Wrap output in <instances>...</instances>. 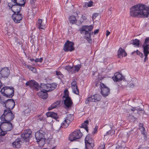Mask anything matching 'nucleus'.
Segmentation results:
<instances>
[{"label": "nucleus", "mask_w": 149, "mask_h": 149, "mask_svg": "<svg viewBox=\"0 0 149 149\" xmlns=\"http://www.w3.org/2000/svg\"><path fill=\"white\" fill-rule=\"evenodd\" d=\"M149 14V7L145 4H138L130 8V16L134 17H147Z\"/></svg>", "instance_id": "nucleus-1"}, {"label": "nucleus", "mask_w": 149, "mask_h": 149, "mask_svg": "<svg viewBox=\"0 0 149 149\" xmlns=\"http://www.w3.org/2000/svg\"><path fill=\"white\" fill-rule=\"evenodd\" d=\"M13 128L12 124L10 122L2 121L0 123V142L3 140L2 136L7 133V131L11 130Z\"/></svg>", "instance_id": "nucleus-2"}, {"label": "nucleus", "mask_w": 149, "mask_h": 149, "mask_svg": "<svg viewBox=\"0 0 149 149\" xmlns=\"http://www.w3.org/2000/svg\"><path fill=\"white\" fill-rule=\"evenodd\" d=\"M93 26L92 25L90 26H82L80 30V32L81 34H84V38L86 39L89 43H92L91 38V33L90 32L93 29Z\"/></svg>", "instance_id": "nucleus-3"}, {"label": "nucleus", "mask_w": 149, "mask_h": 149, "mask_svg": "<svg viewBox=\"0 0 149 149\" xmlns=\"http://www.w3.org/2000/svg\"><path fill=\"white\" fill-rule=\"evenodd\" d=\"M0 92L4 96L8 98H11L14 95V89L13 87L5 86L1 89Z\"/></svg>", "instance_id": "nucleus-4"}, {"label": "nucleus", "mask_w": 149, "mask_h": 149, "mask_svg": "<svg viewBox=\"0 0 149 149\" xmlns=\"http://www.w3.org/2000/svg\"><path fill=\"white\" fill-rule=\"evenodd\" d=\"M15 115L11 110L7 109L4 110L3 113L1 116L0 118L2 121L10 122L14 119Z\"/></svg>", "instance_id": "nucleus-5"}, {"label": "nucleus", "mask_w": 149, "mask_h": 149, "mask_svg": "<svg viewBox=\"0 0 149 149\" xmlns=\"http://www.w3.org/2000/svg\"><path fill=\"white\" fill-rule=\"evenodd\" d=\"M45 133L43 131L40 130L38 131L35 134V137L37 142L39 144L40 143H42V145L43 146L45 143V141L46 139L45 136Z\"/></svg>", "instance_id": "nucleus-6"}, {"label": "nucleus", "mask_w": 149, "mask_h": 149, "mask_svg": "<svg viewBox=\"0 0 149 149\" xmlns=\"http://www.w3.org/2000/svg\"><path fill=\"white\" fill-rule=\"evenodd\" d=\"M68 90H65L64 91V95L63 96V98H65L64 101V104L65 108L66 109H69L71 108L72 105H73V102L71 98L69 97L68 94L65 93L66 91L68 92Z\"/></svg>", "instance_id": "nucleus-7"}, {"label": "nucleus", "mask_w": 149, "mask_h": 149, "mask_svg": "<svg viewBox=\"0 0 149 149\" xmlns=\"http://www.w3.org/2000/svg\"><path fill=\"white\" fill-rule=\"evenodd\" d=\"M83 134L80 130H77L70 134L69 136V139L71 141H77L80 139L82 136Z\"/></svg>", "instance_id": "nucleus-8"}, {"label": "nucleus", "mask_w": 149, "mask_h": 149, "mask_svg": "<svg viewBox=\"0 0 149 149\" xmlns=\"http://www.w3.org/2000/svg\"><path fill=\"white\" fill-rule=\"evenodd\" d=\"M1 103L2 104L5 105V107L8 109V110H10L14 108L15 105L14 100L12 99H8L3 101L2 100Z\"/></svg>", "instance_id": "nucleus-9"}, {"label": "nucleus", "mask_w": 149, "mask_h": 149, "mask_svg": "<svg viewBox=\"0 0 149 149\" xmlns=\"http://www.w3.org/2000/svg\"><path fill=\"white\" fill-rule=\"evenodd\" d=\"M25 85L36 91H39V84L34 80H31L26 82Z\"/></svg>", "instance_id": "nucleus-10"}, {"label": "nucleus", "mask_w": 149, "mask_h": 149, "mask_svg": "<svg viewBox=\"0 0 149 149\" xmlns=\"http://www.w3.org/2000/svg\"><path fill=\"white\" fill-rule=\"evenodd\" d=\"M74 45V42L68 40H67L64 45V50L65 52H72L74 51V48L73 47Z\"/></svg>", "instance_id": "nucleus-11"}, {"label": "nucleus", "mask_w": 149, "mask_h": 149, "mask_svg": "<svg viewBox=\"0 0 149 149\" xmlns=\"http://www.w3.org/2000/svg\"><path fill=\"white\" fill-rule=\"evenodd\" d=\"M101 98V96L99 94H95L93 96H91L88 97L85 100V102L88 104L89 102H96L99 101Z\"/></svg>", "instance_id": "nucleus-12"}, {"label": "nucleus", "mask_w": 149, "mask_h": 149, "mask_svg": "<svg viewBox=\"0 0 149 149\" xmlns=\"http://www.w3.org/2000/svg\"><path fill=\"white\" fill-rule=\"evenodd\" d=\"M21 136L22 140L26 142H28L32 137L31 132L30 130H25Z\"/></svg>", "instance_id": "nucleus-13"}, {"label": "nucleus", "mask_w": 149, "mask_h": 149, "mask_svg": "<svg viewBox=\"0 0 149 149\" xmlns=\"http://www.w3.org/2000/svg\"><path fill=\"white\" fill-rule=\"evenodd\" d=\"M100 87L101 90V94L103 97H105L109 95L110 89L105 85L100 82Z\"/></svg>", "instance_id": "nucleus-14"}, {"label": "nucleus", "mask_w": 149, "mask_h": 149, "mask_svg": "<svg viewBox=\"0 0 149 149\" xmlns=\"http://www.w3.org/2000/svg\"><path fill=\"white\" fill-rule=\"evenodd\" d=\"M86 148L87 149H93L94 146V141L91 139H89L88 136H87L85 139Z\"/></svg>", "instance_id": "nucleus-15"}, {"label": "nucleus", "mask_w": 149, "mask_h": 149, "mask_svg": "<svg viewBox=\"0 0 149 149\" xmlns=\"http://www.w3.org/2000/svg\"><path fill=\"white\" fill-rule=\"evenodd\" d=\"M12 17L15 23H19L21 22L23 18V15L19 13H13Z\"/></svg>", "instance_id": "nucleus-16"}, {"label": "nucleus", "mask_w": 149, "mask_h": 149, "mask_svg": "<svg viewBox=\"0 0 149 149\" xmlns=\"http://www.w3.org/2000/svg\"><path fill=\"white\" fill-rule=\"evenodd\" d=\"M1 77L7 78L10 74V70L7 67L3 68L0 72Z\"/></svg>", "instance_id": "nucleus-17"}, {"label": "nucleus", "mask_w": 149, "mask_h": 149, "mask_svg": "<svg viewBox=\"0 0 149 149\" xmlns=\"http://www.w3.org/2000/svg\"><path fill=\"white\" fill-rule=\"evenodd\" d=\"M124 77L122 74L118 72L114 74V76L112 77L113 80L115 81H120L123 79Z\"/></svg>", "instance_id": "nucleus-18"}, {"label": "nucleus", "mask_w": 149, "mask_h": 149, "mask_svg": "<svg viewBox=\"0 0 149 149\" xmlns=\"http://www.w3.org/2000/svg\"><path fill=\"white\" fill-rule=\"evenodd\" d=\"M14 3V6L12 11L14 13H19L21 11L22 6L16 4V3Z\"/></svg>", "instance_id": "nucleus-19"}, {"label": "nucleus", "mask_w": 149, "mask_h": 149, "mask_svg": "<svg viewBox=\"0 0 149 149\" xmlns=\"http://www.w3.org/2000/svg\"><path fill=\"white\" fill-rule=\"evenodd\" d=\"M47 92L41 90V91L38 92V95L40 98L43 99H45L48 96V94L47 93Z\"/></svg>", "instance_id": "nucleus-20"}, {"label": "nucleus", "mask_w": 149, "mask_h": 149, "mask_svg": "<svg viewBox=\"0 0 149 149\" xmlns=\"http://www.w3.org/2000/svg\"><path fill=\"white\" fill-rule=\"evenodd\" d=\"M21 139V138H17L12 143V146L13 147L16 148H19L20 147Z\"/></svg>", "instance_id": "nucleus-21"}, {"label": "nucleus", "mask_w": 149, "mask_h": 149, "mask_svg": "<svg viewBox=\"0 0 149 149\" xmlns=\"http://www.w3.org/2000/svg\"><path fill=\"white\" fill-rule=\"evenodd\" d=\"M36 25L39 29H44L46 28L45 25L42 22V19H38Z\"/></svg>", "instance_id": "nucleus-22"}, {"label": "nucleus", "mask_w": 149, "mask_h": 149, "mask_svg": "<svg viewBox=\"0 0 149 149\" xmlns=\"http://www.w3.org/2000/svg\"><path fill=\"white\" fill-rule=\"evenodd\" d=\"M46 116L48 117H51L56 120H57L58 118L57 113L53 112H49L46 113Z\"/></svg>", "instance_id": "nucleus-23"}, {"label": "nucleus", "mask_w": 149, "mask_h": 149, "mask_svg": "<svg viewBox=\"0 0 149 149\" xmlns=\"http://www.w3.org/2000/svg\"><path fill=\"white\" fill-rule=\"evenodd\" d=\"M48 84H41L40 86H39V90H40V91L42 90V91L50 92V90L48 89Z\"/></svg>", "instance_id": "nucleus-24"}, {"label": "nucleus", "mask_w": 149, "mask_h": 149, "mask_svg": "<svg viewBox=\"0 0 149 149\" xmlns=\"http://www.w3.org/2000/svg\"><path fill=\"white\" fill-rule=\"evenodd\" d=\"M14 3H16L24 7L26 2V0H11Z\"/></svg>", "instance_id": "nucleus-25"}, {"label": "nucleus", "mask_w": 149, "mask_h": 149, "mask_svg": "<svg viewBox=\"0 0 149 149\" xmlns=\"http://www.w3.org/2000/svg\"><path fill=\"white\" fill-rule=\"evenodd\" d=\"M60 102L57 101L52 104L48 108V110H51L54 108H56L59 106Z\"/></svg>", "instance_id": "nucleus-26"}, {"label": "nucleus", "mask_w": 149, "mask_h": 149, "mask_svg": "<svg viewBox=\"0 0 149 149\" xmlns=\"http://www.w3.org/2000/svg\"><path fill=\"white\" fill-rule=\"evenodd\" d=\"M65 69L68 72L71 74L74 73L73 66H70L69 65H67L65 67Z\"/></svg>", "instance_id": "nucleus-27"}, {"label": "nucleus", "mask_w": 149, "mask_h": 149, "mask_svg": "<svg viewBox=\"0 0 149 149\" xmlns=\"http://www.w3.org/2000/svg\"><path fill=\"white\" fill-rule=\"evenodd\" d=\"M48 89L50 90V92L54 90L57 87V85L55 83L48 84Z\"/></svg>", "instance_id": "nucleus-28"}, {"label": "nucleus", "mask_w": 149, "mask_h": 149, "mask_svg": "<svg viewBox=\"0 0 149 149\" xmlns=\"http://www.w3.org/2000/svg\"><path fill=\"white\" fill-rule=\"evenodd\" d=\"M72 91L74 93L78 95L79 94V91L77 85L73 86H71Z\"/></svg>", "instance_id": "nucleus-29"}, {"label": "nucleus", "mask_w": 149, "mask_h": 149, "mask_svg": "<svg viewBox=\"0 0 149 149\" xmlns=\"http://www.w3.org/2000/svg\"><path fill=\"white\" fill-rule=\"evenodd\" d=\"M68 122V121H66V119H65L63 121V122L61 124V127H62L64 128H66L68 126L69 123H70Z\"/></svg>", "instance_id": "nucleus-30"}, {"label": "nucleus", "mask_w": 149, "mask_h": 149, "mask_svg": "<svg viewBox=\"0 0 149 149\" xmlns=\"http://www.w3.org/2000/svg\"><path fill=\"white\" fill-rule=\"evenodd\" d=\"M73 119V117L72 115L69 114H68L66 117V120L68 122L70 123L72 121Z\"/></svg>", "instance_id": "nucleus-31"}, {"label": "nucleus", "mask_w": 149, "mask_h": 149, "mask_svg": "<svg viewBox=\"0 0 149 149\" xmlns=\"http://www.w3.org/2000/svg\"><path fill=\"white\" fill-rule=\"evenodd\" d=\"M69 20L72 24L76 23L77 22V20L75 17L74 16H71L69 18Z\"/></svg>", "instance_id": "nucleus-32"}, {"label": "nucleus", "mask_w": 149, "mask_h": 149, "mask_svg": "<svg viewBox=\"0 0 149 149\" xmlns=\"http://www.w3.org/2000/svg\"><path fill=\"white\" fill-rule=\"evenodd\" d=\"M125 50L123 49L122 48H120L119 49L118 51V57L120 58L121 56H122V57L123 56V52H125Z\"/></svg>", "instance_id": "nucleus-33"}, {"label": "nucleus", "mask_w": 149, "mask_h": 149, "mask_svg": "<svg viewBox=\"0 0 149 149\" xmlns=\"http://www.w3.org/2000/svg\"><path fill=\"white\" fill-rule=\"evenodd\" d=\"M81 64H78L77 65H74L73 66L74 73L75 72H78L81 68Z\"/></svg>", "instance_id": "nucleus-34"}, {"label": "nucleus", "mask_w": 149, "mask_h": 149, "mask_svg": "<svg viewBox=\"0 0 149 149\" xmlns=\"http://www.w3.org/2000/svg\"><path fill=\"white\" fill-rule=\"evenodd\" d=\"M31 111V110L29 108V107H28L27 109L24 110L23 112V114L26 116H28Z\"/></svg>", "instance_id": "nucleus-35"}, {"label": "nucleus", "mask_w": 149, "mask_h": 149, "mask_svg": "<svg viewBox=\"0 0 149 149\" xmlns=\"http://www.w3.org/2000/svg\"><path fill=\"white\" fill-rule=\"evenodd\" d=\"M127 119L130 122H134L136 120V118L133 116L130 115L128 116Z\"/></svg>", "instance_id": "nucleus-36"}, {"label": "nucleus", "mask_w": 149, "mask_h": 149, "mask_svg": "<svg viewBox=\"0 0 149 149\" xmlns=\"http://www.w3.org/2000/svg\"><path fill=\"white\" fill-rule=\"evenodd\" d=\"M132 44L133 45H136V46L139 47V40L136 39L133 40V42Z\"/></svg>", "instance_id": "nucleus-37"}, {"label": "nucleus", "mask_w": 149, "mask_h": 149, "mask_svg": "<svg viewBox=\"0 0 149 149\" xmlns=\"http://www.w3.org/2000/svg\"><path fill=\"white\" fill-rule=\"evenodd\" d=\"M56 74L58 76V78L59 79H61V78H63V74L59 71H56Z\"/></svg>", "instance_id": "nucleus-38"}, {"label": "nucleus", "mask_w": 149, "mask_h": 149, "mask_svg": "<svg viewBox=\"0 0 149 149\" xmlns=\"http://www.w3.org/2000/svg\"><path fill=\"white\" fill-rule=\"evenodd\" d=\"M89 121L88 120L85 121L82 124L81 127L83 128L84 129L87 127V125L88 124Z\"/></svg>", "instance_id": "nucleus-39"}, {"label": "nucleus", "mask_w": 149, "mask_h": 149, "mask_svg": "<svg viewBox=\"0 0 149 149\" xmlns=\"http://www.w3.org/2000/svg\"><path fill=\"white\" fill-rule=\"evenodd\" d=\"M149 44L148 45H144L143 44V45L142 46L143 48V51H148L149 49Z\"/></svg>", "instance_id": "nucleus-40"}, {"label": "nucleus", "mask_w": 149, "mask_h": 149, "mask_svg": "<svg viewBox=\"0 0 149 149\" xmlns=\"http://www.w3.org/2000/svg\"><path fill=\"white\" fill-rule=\"evenodd\" d=\"M43 61V58H36V59L35 60V62L36 63H37L38 62H40L41 63Z\"/></svg>", "instance_id": "nucleus-41"}, {"label": "nucleus", "mask_w": 149, "mask_h": 149, "mask_svg": "<svg viewBox=\"0 0 149 149\" xmlns=\"http://www.w3.org/2000/svg\"><path fill=\"white\" fill-rule=\"evenodd\" d=\"M8 6L9 7V9L12 10L13 8V6H14V3H13V4L11 3H8Z\"/></svg>", "instance_id": "nucleus-42"}, {"label": "nucleus", "mask_w": 149, "mask_h": 149, "mask_svg": "<svg viewBox=\"0 0 149 149\" xmlns=\"http://www.w3.org/2000/svg\"><path fill=\"white\" fill-rule=\"evenodd\" d=\"M149 42V37L147 38L145 40V42L143 43L144 45H148V43Z\"/></svg>", "instance_id": "nucleus-43"}, {"label": "nucleus", "mask_w": 149, "mask_h": 149, "mask_svg": "<svg viewBox=\"0 0 149 149\" xmlns=\"http://www.w3.org/2000/svg\"><path fill=\"white\" fill-rule=\"evenodd\" d=\"M113 130H109V131L107 132H106V133L104 135V136H107L109 135L111 133H113Z\"/></svg>", "instance_id": "nucleus-44"}, {"label": "nucleus", "mask_w": 149, "mask_h": 149, "mask_svg": "<svg viewBox=\"0 0 149 149\" xmlns=\"http://www.w3.org/2000/svg\"><path fill=\"white\" fill-rule=\"evenodd\" d=\"M71 86H75L77 85V82L75 80H73L72 82L71 83Z\"/></svg>", "instance_id": "nucleus-45"}, {"label": "nucleus", "mask_w": 149, "mask_h": 149, "mask_svg": "<svg viewBox=\"0 0 149 149\" xmlns=\"http://www.w3.org/2000/svg\"><path fill=\"white\" fill-rule=\"evenodd\" d=\"M93 2L91 1L88 2H87V7H90L93 6Z\"/></svg>", "instance_id": "nucleus-46"}, {"label": "nucleus", "mask_w": 149, "mask_h": 149, "mask_svg": "<svg viewBox=\"0 0 149 149\" xmlns=\"http://www.w3.org/2000/svg\"><path fill=\"white\" fill-rule=\"evenodd\" d=\"M137 55H139L141 58H143V54L138 51L137 52Z\"/></svg>", "instance_id": "nucleus-47"}, {"label": "nucleus", "mask_w": 149, "mask_h": 149, "mask_svg": "<svg viewBox=\"0 0 149 149\" xmlns=\"http://www.w3.org/2000/svg\"><path fill=\"white\" fill-rule=\"evenodd\" d=\"M98 128V127L96 126L95 128L94 129L93 133L94 134H95L97 132V130Z\"/></svg>", "instance_id": "nucleus-48"}, {"label": "nucleus", "mask_w": 149, "mask_h": 149, "mask_svg": "<svg viewBox=\"0 0 149 149\" xmlns=\"http://www.w3.org/2000/svg\"><path fill=\"white\" fill-rule=\"evenodd\" d=\"M98 13H95L93 15L92 19L93 20L95 19L96 17L98 16Z\"/></svg>", "instance_id": "nucleus-49"}, {"label": "nucleus", "mask_w": 149, "mask_h": 149, "mask_svg": "<svg viewBox=\"0 0 149 149\" xmlns=\"http://www.w3.org/2000/svg\"><path fill=\"white\" fill-rule=\"evenodd\" d=\"M81 17L83 20H86V14H84L82 15L81 16Z\"/></svg>", "instance_id": "nucleus-50"}, {"label": "nucleus", "mask_w": 149, "mask_h": 149, "mask_svg": "<svg viewBox=\"0 0 149 149\" xmlns=\"http://www.w3.org/2000/svg\"><path fill=\"white\" fill-rule=\"evenodd\" d=\"M36 0H30V3L31 5L33 6L34 5L35 2Z\"/></svg>", "instance_id": "nucleus-51"}, {"label": "nucleus", "mask_w": 149, "mask_h": 149, "mask_svg": "<svg viewBox=\"0 0 149 149\" xmlns=\"http://www.w3.org/2000/svg\"><path fill=\"white\" fill-rule=\"evenodd\" d=\"M27 67L31 71L33 70V69L34 68L30 65H27Z\"/></svg>", "instance_id": "nucleus-52"}, {"label": "nucleus", "mask_w": 149, "mask_h": 149, "mask_svg": "<svg viewBox=\"0 0 149 149\" xmlns=\"http://www.w3.org/2000/svg\"><path fill=\"white\" fill-rule=\"evenodd\" d=\"M143 52L144 56H146H146H148V54H149V51Z\"/></svg>", "instance_id": "nucleus-53"}, {"label": "nucleus", "mask_w": 149, "mask_h": 149, "mask_svg": "<svg viewBox=\"0 0 149 149\" xmlns=\"http://www.w3.org/2000/svg\"><path fill=\"white\" fill-rule=\"evenodd\" d=\"M139 130L141 132H144L145 130V128L143 127H141V128H139Z\"/></svg>", "instance_id": "nucleus-54"}, {"label": "nucleus", "mask_w": 149, "mask_h": 149, "mask_svg": "<svg viewBox=\"0 0 149 149\" xmlns=\"http://www.w3.org/2000/svg\"><path fill=\"white\" fill-rule=\"evenodd\" d=\"M138 50H137L136 51H134L131 54L132 55H134L135 54H137V52H138Z\"/></svg>", "instance_id": "nucleus-55"}, {"label": "nucleus", "mask_w": 149, "mask_h": 149, "mask_svg": "<svg viewBox=\"0 0 149 149\" xmlns=\"http://www.w3.org/2000/svg\"><path fill=\"white\" fill-rule=\"evenodd\" d=\"M145 56V58L144 59V62H146L147 60H148V56H146H146Z\"/></svg>", "instance_id": "nucleus-56"}, {"label": "nucleus", "mask_w": 149, "mask_h": 149, "mask_svg": "<svg viewBox=\"0 0 149 149\" xmlns=\"http://www.w3.org/2000/svg\"><path fill=\"white\" fill-rule=\"evenodd\" d=\"M130 109L132 111H134L135 110H136V107H132V108Z\"/></svg>", "instance_id": "nucleus-57"}, {"label": "nucleus", "mask_w": 149, "mask_h": 149, "mask_svg": "<svg viewBox=\"0 0 149 149\" xmlns=\"http://www.w3.org/2000/svg\"><path fill=\"white\" fill-rule=\"evenodd\" d=\"M99 30L98 29L95 30L94 31V33L95 34H96L97 33H98V32H99Z\"/></svg>", "instance_id": "nucleus-58"}, {"label": "nucleus", "mask_w": 149, "mask_h": 149, "mask_svg": "<svg viewBox=\"0 0 149 149\" xmlns=\"http://www.w3.org/2000/svg\"><path fill=\"white\" fill-rule=\"evenodd\" d=\"M136 110L137 111H143L142 109L140 107H139L138 108H137L136 109Z\"/></svg>", "instance_id": "nucleus-59"}, {"label": "nucleus", "mask_w": 149, "mask_h": 149, "mask_svg": "<svg viewBox=\"0 0 149 149\" xmlns=\"http://www.w3.org/2000/svg\"><path fill=\"white\" fill-rule=\"evenodd\" d=\"M37 120H38H38L40 121L43 120V117H40L38 119H37Z\"/></svg>", "instance_id": "nucleus-60"}, {"label": "nucleus", "mask_w": 149, "mask_h": 149, "mask_svg": "<svg viewBox=\"0 0 149 149\" xmlns=\"http://www.w3.org/2000/svg\"><path fill=\"white\" fill-rule=\"evenodd\" d=\"M142 133L144 135V137H145V138H147V135H146V132H142Z\"/></svg>", "instance_id": "nucleus-61"}, {"label": "nucleus", "mask_w": 149, "mask_h": 149, "mask_svg": "<svg viewBox=\"0 0 149 149\" xmlns=\"http://www.w3.org/2000/svg\"><path fill=\"white\" fill-rule=\"evenodd\" d=\"M110 34V32L108 31H106V36H108Z\"/></svg>", "instance_id": "nucleus-62"}, {"label": "nucleus", "mask_w": 149, "mask_h": 149, "mask_svg": "<svg viewBox=\"0 0 149 149\" xmlns=\"http://www.w3.org/2000/svg\"><path fill=\"white\" fill-rule=\"evenodd\" d=\"M32 71L34 73H36V69L35 68H34Z\"/></svg>", "instance_id": "nucleus-63"}, {"label": "nucleus", "mask_w": 149, "mask_h": 149, "mask_svg": "<svg viewBox=\"0 0 149 149\" xmlns=\"http://www.w3.org/2000/svg\"><path fill=\"white\" fill-rule=\"evenodd\" d=\"M83 7H86V8H87L88 7H87V2H86L85 3H84V5L83 6Z\"/></svg>", "instance_id": "nucleus-64"}]
</instances>
